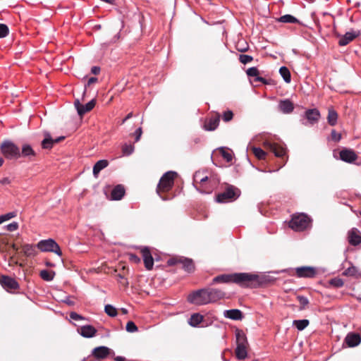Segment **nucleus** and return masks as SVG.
<instances>
[{"label":"nucleus","instance_id":"4d7b16f0","mask_svg":"<svg viewBox=\"0 0 361 361\" xmlns=\"http://www.w3.org/2000/svg\"><path fill=\"white\" fill-rule=\"evenodd\" d=\"M130 259L134 262L135 263H138L140 261V259L136 255L134 254H131L130 255Z\"/></svg>","mask_w":361,"mask_h":361},{"label":"nucleus","instance_id":"9b49d317","mask_svg":"<svg viewBox=\"0 0 361 361\" xmlns=\"http://www.w3.org/2000/svg\"><path fill=\"white\" fill-rule=\"evenodd\" d=\"M0 284L7 291L17 290L19 288L18 283L14 279L4 275L0 276Z\"/></svg>","mask_w":361,"mask_h":361},{"label":"nucleus","instance_id":"5fc2aeb1","mask_svg":"<svg viewBox=\"0 0 361 361\" xmlns=\"http://www.w3.org/2000/svg\"><path fill=\"white\" fill-rule=\"evenodd\" d=\"M18 228V224L16 222H12L6 226V229L11 232L16 231Z\"/></svg>","mask_w":361,"mask_h":361},{"label":"nucleus","instance_id":"58836bf2","mask_svg":"<svg viewBox=\"0 0 361 361\" xmlns=\"http://www.w3.org/2000/svg\"><path fill=\"white\" fill-rule=\"evenodd\" d=\"M297 300L300 304V307H299L300 310H303L308 308L310 302H309V300L306 297H305L303 295H298Z\"/></svg>","mask_w":361,"mask_h":361},{"label":"nucleus","instance_id":"ea45409f","mask_svg":"<svg viewBox=\"0 0 361 361\" xmlns=\"http://www.w3.org/2000/svg\"><path fill=\"white\" fill-rule=\"evenodd\" d=\"M55 273L47 270H42L40 271V276L42 279L47 281H51L54 278Z\"/></svg>","mask_w":361,"mask_h":361},{"label":"nucleus","instance_id":"f3484780","mask_svg":"<svg viewBox=\"0 0 361 361\" xmlns=\"http://www.w3.org/2000/svg\"><path fill=\"white\" fill-rule=\"evenodd\" d=\"M110 350H111L106 346L97 347L92 350V355L101 361L109 356Z\"/></svg>","mask_w":361,"mask_h":361},{"label":"nucleus","instance_id":"3c124183","mask_svg":"<svg viewBox=\"0 0 361 361\" xmlns=\"http://www.w3.org/2000/svg\"><path fill=\"white\" fill-rule=\"evenodd\" d=\"M70 317L71 319L75 321H79V320H85V318L82 317V315L78 314L77 312H72L70 314Z\"/></svg>","mask_w":361,"mask_h":361},{"label":"nucleus","instance_id":"c85d7f7f","mask_svg":"<svg viewBox=\"0 0 361 361\" xmlns=\"http://www.w3.org/2000/svg\"><path fill=\"white\" fill-rule=\"evenodd\" d=\"M224 314L226 317L233 320H241L243 317L242 312L238 309L226 310Z\"/></svg>","mask_w":361,"mask_h":361},{"label":"nucleus","instance_id":"7c9ffc66","mask_svg":"<svg viewBox=\"0 0 361 361\" xmlns=\"http://www.w3.org/2000/svg\"><path fill=\"white\" fill-rule=\"evenodd\" d=\"M204 319V316L199 313L192 314L188 319V324L193 327H197Z\"/></svg>","mask_w":361,"mask_h":361},{"label":"nucleus","instance_id":"b1692460","mask_svg":"<svg viewBox=\"0 0 361 361\" xmlns=\"http://www.w3.org/2000/svg\"><path fill=\"white\" fill-rule=\"evenodd\" d=\"M36 156V152L29 144H24L22 146L20 157H25L29 160H32Z\"/></svg>","mask_w":361,"mask_h":361},{"label":"nucleus","instance_id":"680f3d73","mask_svg":"<svg viewBox=\"0 0 361 361\" xmlns=\"http://www.w3.org/2000/svg\"><path fill=\"white\" fill-rule=\"evenodd\" d=\"M133 117V113L130 112L129 113L125 118L123 119L122 122H121V124H123L127 120Z\"/></svg>","mask_w":361,"mask_h":361},{"label":"nucleus","instance_id":"603ef678","mask_svg":"<svg viewBox=\"0 0 361 361\" xmlns=\"http://www.w3.org/2000/svg\"><path fill=\"white\" fill-rule=\"evenodd\" d=\"M332 140L338 142L341 139V135L338 133L335 130H332L331 133Z\"/></svg>","mask_w":361,"mask_h":361},{"label":"nucleus","instance_id":"4be33fe9","mask_svg":"<svg viewBox=\"0 0 361 361\" xmlns=\"http://www.w3.org/2000/svg\"><path fill=\"white\" fill-rule=\"evenodd\" d=\"M78 331V333L84 338H92L97 333V329L92 325L82 326Z\"/></svg>","mask_w":361,"mask_h":361},{"label":"nucleus","instance_id":"c9c22d12","mask_svg":"<svg viewBox=\"0 0 361 361\" xmlns=\"http://www.w3.org/2000/svg\"><path fill=\"white\" fill-rule=\"evenodd\" d=\"M279 73L286 82L289 83L290 82V80H291L290 72L287 67H286V66L281 67L279 69Z\"/></svg>","mask_w":361,"mask_h":361},{"label":"nucleus","instance_id":"7ed1b4c3","mask_svg":"<svg viewBox=\"0 0 361 361\" xmlns=\"http://www.w3.org/2000/svg\"><path fill=\"white\" fill-rule=\"evenodd\" d=\"M177 176L178 173L176 172L169 171L166 172L161 177L157 187V192L160 197H161V192H168L172 189L174 184V180Z\"/></svg>","mask_w":361,"mask_h":361},{"label":"nucleus","instance_id":"20e7f679","mask_svg":"<svg viewBox=\"0 0 361 361\" xmlns=\"http://www.w3.org/2000/svg\"><path fill=\"white\" fill-rule=\"evenodd\" d=\"M240 195V190L232 185L226 184L225 190L216 195V202L219 203L229 202L235 200Z\"/></svg>","mask_w":361,"mask_h":361},{"label":"nucleus","instance_id":"f8f14e48","mask_svg":"<svg viewBox=\"0 0 361 361\" xmlns=\"http://www.w3.org/2000/svg\"><path fill=\"white\" fill-rule=\"evenodd\" d=\"M208 304L215 302L224 298L225 293L216 288H205Z\"/></svg>","mask_w":361,"mask_h":361},{"label":"nucleus","instance_id":"774afa93","mask_svg":"<svg viewBox=\"0 0 361 361\" xmlns=\"http://www.w3.org/2000/svg\"><path fill=\"white\" fill-rule=\"evenodd\" d=\"M4 162V159L0 157V167L3 165Z\"/></svg>","mask_w":361,"mask_h":361},{"label":"nucleus","instance_id":"6ab92c4d","mask_svg":"<svg viewBox=\"0 0 361 361\" xmlns=\"http://www.w3.org/2000/svg\"><path fill=\"white\" fill-rule=\"evenodd\" d=\"M348 242L352 245H357L361 243V233L360 231L356 228H353L350 231H348Z\"/></svg>","mask_w":361,"mask_h":361},{"label":"nucleus","instance_id":"c756f323","mask_svg":"<svg viewBox=\"0 0 361 361\" xmlns=\"http://www.w3.org/2000/svg\"><path fill=\"white\" fill-rule=\"evenodd\" d=\"M338 115L337 112L333 109L329 108L328 110L327 121L331 126H334L337 123Z\"/></svg>","mask_w":361,"mask_h":361},{"label":"nucleus","instance_id":"a878e982","mask_svg":"<svg viewBox=\"0 0 361 361\" xmlns=\"http://www.w3.org/2000/svg\"><path fill=\"white\" fill-rule=\"evenodd\" d=\"M182 269L188 274H192L195 271V264L194 261L188 257H182Z\"/></svg>","mask_w":361,"mask_h":361},{"label":"nucleus","instance_id":"49530a36","mask_svg":"<svg viewBox=\"0 0 361 361\" xmlns=\"http://www.w3.org/2000/svg\"><path fill=\"white\" fill-rule=\"evenodd\" d=\"M220 152H221V156L223 157V158L225 160H226L228 162L231 161L232 160L233 157H232L231 154L228 151L224 149V148H221V149H220Z\"/></svg>","mask_w":361,"mask_h":361},{"label":"nucleus","instance_id":"09e8293b","mask_svg":"<svg viewBox=\"0 0 361 361\" xmlns=\"http://www.w3.org/2000/svg\"><path fill=\"white\" fill-rule=\"evenodd\" d=\"M253 60L252 56L245 54H240L239 56V61L243 63L246 64L247 63L251 62Z\"/></svg>","mask_w":361,"mask_h":361},{"label":"nucleus","instance_id":"4c0bfd02","mask_svg":"<svg viewBox=\"0 0 361 361\" xmlns=\"http://www.w3.org/2000/svg\"><path fill=\"white\" fill-rule=\"evenodd\" d=\"M278 21L281 22V23H299V20L296 18H295L294 16L289 15V14H286L283 16H281L278 19Z\"/></svg>","mask_w":361,"mask_h":361},{"label":"nucleus","instance_id":"13d9d810","mask_svg":"<svg viewBox=\"0 0 361 361\" xmlns=\"http://www.w3.org/2000/svg\"><path fill=\"white\" fill-rule=\"evenodd\" d=\"M0 183L1 185H8L11 183V180L7 177L3 178L2 179L0 180Z\"/></svg>","mask_w":361,"mask_h":361},{"label":"nucleus","instance_id":"864d4df0","mask_svg":"<svg viewBox=\"0 0 361 361\" xmlns=\"http://www.w3.org/2000/svg\"><path fill=\"white\" fill-rule=\"evenodd\" d=\"M142 134V128H138L135 133L133 134L135 136V142H137L140 140V137Z\"/></svg>","mask_w":361,"mask_h":361},{"label":"nucleus","instance_id":"338daca9","mask_svg":"<svg viewBox=\"0 0 361 361\" xmlns=\"http://www.w3.org/2000/svg\"><path fill=\"white\" fill-rule=\"evenodd\" d=\"M121 311H122V312H123V314H125L128 313V310H127L126 309H125V308H122V309H121Z\"/></svg>","mask_w":361,"mask_h":361},{"label":"nucleus","instance_id":"f03ea898","mask_svg":"<svg viewBox=\"0 0 361 361\" xmlns=\"http://www.w3.org/2000/svg\"><path fill=\"white\" fill-rule=\"evenodd\" d=\"M194 183L197 189L202 193H210L219 183V180L213 176H208L205 171H197L193 176Z\"/></svg>","mask_w":361,"mask_h":361},{"label":"nucleus","instance_id":"473e14b6","mask_svg":"<svg viewBox=\"0 0 361 361\" xmlns=\"http://www.w3.org/2000/svg\"><path fill=\"white\" fill-rule=\"evenodd\" d=\"M108 166V161L105 159L98 161L93 167V174L97 176L99 173Z\"/></svg>","mask_w":361,"mask_h":361},{"label":"nucleus","instance_id":"6e6552de","mask_svg":"<svg viewBox=\"0 0 361 361\" xmlns=\"http://www.w3.org/2000/svg\"><path fill=\"white\" fill-rule=\"evenodd\" d=\"M36 247L42 252H52L60 257L62 255L59 245L51 238L39 241Z\"/></svg>","mask_w":361,"mask_h":361},{"label":"nucleus","instance_id":"6e6d98bb","mask_svg":"<svg viewBox=\"0 0 361 361\" xmlns=\"http://www.w3.org/2000/svg\"><path fill=\"white\" fill-rule=\"evenodd\" d=\"M2 216L4 217V221H8V220L15 217L16 216V213L15 212H9V213H7V214H4Z\"/></svg>","mask_w":361,"mask_h":361},{"label":"nucleus","instance_id":"39448f33","mask_svg":"<svg viewBox=\"0 0 361 361\" xmlns=\"http://www.w3.org/2000/svg\"><path fill=\"white\" fill-rule=\"evenodd\" d=\"M310 224V219L305 214H294L289 222V226L295 231H302Z\"/></svg>","mask_w":361,"mask_h":361},{"label":"nucleus","instance_id":"0e129e2a","mask_svg":"<svg viewBox=\"0 0 361 361\" xmlns=\"http://www.w3.org/2000/svg\"><path fill=\"white\" fill-rule=\"evenodd\" d=\"M238 50L241 52L246 51L247 50V47L243 48V49H238Z\"/></svg>","mask_w":361,"mask_h":361},{"label":"nucleus","instance_id":"423d86ee","mask_svg":"<svg viewBox=\"0 0 361 361\" xmlns=\"http://www.w3.org/2000/svg\"><path fill=\"white\" fill-rule=\"evenodd\" d=\"M236 344L235 355L239 360H244L247 355V341L246 336L241 331H238L236 332Z\"/></svg>","mask_w":361,"mask_h":361},{"label":"nucleus","instance_id":"dca6fc26","mask_svg":"<svg viewBox=\"0 0 361 361\" xmlns=\"http://www.w3.org/2000/svg\"><path fill=\"white\" fill-rule=\"evenodd\" d=\"M141 253L143 258L145 267L147 270H152L154 266V259L150 250L147 247H144L141 250Z\"/></svg>","mask_w":361,"mask_h":361},{"label":"nucleus","instance_id":"e433bc0d","mask_svg":"<svg viewBox=\"0 0 361 361\" xmlns=\"http://www.w3.org/2000/svg\"><path fill=\"white\" fill-rule=\"evenodd\" d=\"M310 324L308 319H300L294 320L293 322V326H295L299 331L304 330Z\"/></svg>","mask_w":361,"mask_h":361},{"label":"nucleus","instance_id":"de8ad7c7","mask_svg":"<svg viewBox=\"0 0 361 361\" xmlns=\"http://www.w3.org/2000/svg\"><path fill=\"white\" fill-rule=\"evenodd\" d=\"M126 331L130 333H133L137 331V327L135 323L132 321L128 322L126 326Z\"/></svg>","mask_w":361,"mask_h":361},{"label":"nucleus","instance_id":"e2e57ef3","mask_svg":"<svg viewBox=\"0 0 361 361\" xmlns=\"http://www.w3.org/2000/svg\"><path fill=\"white\" fill-rule=\"evenodd\" d=\"M116 360L117 361H127L124 357L118 356L116 357Z\"/></svg>","mask_w":361,"mask_h":361},{"label":"nucleus","instance_id":"393cba45","mask_svg":"<svg viewBox=\"0 0 361 361\" xmlns=\"http://www.w3.org/2000/svg\"><path fill=\"white\" fill-rule=\"evenodd\" d=\"M320 117L319 111L316 109H308L305 111V118L311 123H317Z\"/></svg>","mask_w":361,"mask_h":361},{"label":"nucleus","instance_id":"4468645a","mask_svg":"<svg viewBox=\"0 0 361 361\" xmlns=\"http://www.w3.org/2000/svg\"><path fill=\"white\" fill-rule=\"evenodd\" d=\"M74 105L77 109V111L79 115L82 116L85 113L91 111L95 106V100L92 99L89 102H87L85 105L80 104L79 99H75L74 102Z\"/></svg>","mask_w":361,"mask_h":361},{"label":"nucleus","instance_id":"cd10ccee","mask_svg":"<svg viewBox=\"0 0 361 361\" xmlns=\"http://www.w3.org/2000/svg\"><path fill=\"white\" fill-rule=\"evenodd\" d=\"M279 108L281 111L284 114H290L294 109V106L293 102H291L289 99L281 100L279 102Z\"/></svg>","mask_w":361,"mask_h":361},{"label":"nucleus","instance_id":"9d476101","mask_svg":"<svg viewBox=\"0 0 361 361\" xmlns=\"http://www.w3.org/2000/svg\"><path fill=\"white\" fill-rule=\"evenodd\" d=\"M263 145L267 149L273 152L276 157L281 158L283 159H286L285 163L287 161L288 156H286V147L277 143L271 142L267 140L264 142Z\"/></svg>","mask_w":361,"mask_h":361},{"label":"nucleus","instance_id":"1a4fd4ad","mask_svg":"<svg viewBox=\"0 0 361 361\" xmlns=\"http://www.w3.org/2000/svg\"><path fill=\"white\" fill-rule=\"evenodd\" d=\"M187 300L192 304L202 305L208 304L207 298L206 289H200L190 293L187 297Z\"/></svg>","mask_w":361,"mask_h":361},{"label":"nucleus","instance_id":"aec40b11","mask_svg":"<svg viewBox=\"0 0 361 361\" xmlns=\"http://www.w3.org/2000/svg\"><path fill=\"white\" fill-rule=\"evenodd\" d=\"M65 137L61 136L56 139H52L49 133H45V137L42 141V147L43 149H51L53 145L60 141L64 140Z\"/></svg>","mask_w":361,"mask_h":361},{"label":"nucleus","instance_id":"412c9836","mask_svg":"<svg viewBox=\"0 0 361 361\" xmlns=\"http://www.w3.org/2000/svg\"><path fill=\"white\" fill-rule=\"evenodd\" d=\"M360 35V31L348 32L338 41L340 46H345Z\"/></svg>","mask_w":361,"mask_h":361},{"label":"nucleus","instance_id":"a19ab883","mask_svg":"<svg viewBox=\"0 0 361 361\" xmlns=\"http://www.w3.org/2000/svg\"><path fill=\"white\" fill-rule=\"evenodd\" d=\"M135 147L131 144L125 143L122 145V152L123 155L129 156L134 152Z\"/></svg>","mask_w":361,"mask_h":361},{"label":"nucleus","instance_id":"2eb2a0df","mask_svg":"<svg viewBox=\"0 0 361 361\" xmlns=\"http://www.w3.org/2000/svg\"><path fill=\"white\" fill-rule=\"evenodd\" d=\"M219 121L220 114L216 113L205 121L204 128L209 131L214 130L219 126Z\"/></svg>","mask_w":361,"mask_h":361},{"label":"nucleus","instance_id":"bb28decb","mask_svg":"<svg viewBox=\"0 0 361 361\" xmlns=\"http://www.w3.org/2000/svg\"><path fill=\"white\" fill-rule=\"evenodd\" d=\"M125 195V188L121 185L115 186L111 193V197L113 200H120Z\"/></svg>","mask_w":361,"mask_h":361},{"label":"nucleus","instance_id":"052dcab7","mask_svg":"<svg viewBox=\"0 0 361 361\" xmlns=\"http://www.w3.org/2000/svg\"><path fill=\"white\" fill-rule=\"evenodd\" d=\"M97 81V78H95V77H92L90 78H89L88 80V82H87V85H90L94 82H96Z\"/></svg>","mask_w":361,"mask_h":361},{"label":"nucleus","instance_id":"37998d69","mask_svg":"<svg viewBox=\"0 0 361 361\" xmlns=\"http://www.w3.org/2000/svg\"><path fill=\"white\" fill-rule=\"evenodd\" d=\"M104 312L109 317H114L117 315V310L111 305H106Z\"/></svg>","mask_w":361,"mask_h":361},{"label":"nucleus","instance_id":"2f4dec72","mask_svg":"<svg viewBox=\"0 0 361 361\" xmlns=\"http://www.w3.org/2000/svg\"><path fill=\"white\" fill-rule=\"evenodd\" d=\"M247 75L250 77H256L255 80L262 82L263 84H267V80L264 78L258 76L259 70L256 67H252L247 70Z\"/></svg>","mask_w":361,"mask_h":361},{"label":"nucleus","instance_id":"ddd939ff","mask_svg":"<svg viewBox=\"0 0 361 361\" xmlns=\"http://www.w3.org/2000/svg\"><path fill=\"white\" fill-rule=\"evenodd\" d=\"M295 273L299 278H314L317 274V270L312 267H300L295 269Z\"/></svg>","mask_w":361,"mask_h":361},{"label":"nucleus","instance_id":"72a5a7b5","mask_svg":"<svg viewBox=\"0 0 361 361\" xmlns=\"http://www.w3.org/2000/svg\"><path fill=\"white\" fill-rule=\"evenodd\" d=\"M250 151L259 160L265 159L267 155V153L259 147H251Z\"/></svg>","mask_w":361,"mask_h":361},{"label":"nucleus","instance_id":"69168bd1","mask_svg":"<svg viewBox=\"0 0 361 361\" xmlns=\"http://www.w3.org/2000/svg\"><path fill=\"white\" fill-rule=\"evenodd\" d=\"M4 219L2 215L0 216V224L4 222Z\"/></svg>","mask_w":361,"mask_h":361},{"label":"nucleus","instance_id":"a211bd4d","mask_svg":"<svg viewBox=\"0 0 361 361\" xmlns=\"http://www.w3.org/2000/svg\"><path fill=\"white\" fill-rule=\"evenodd\" d=\"M340 159L345 162L352 163L357 159L355 152L350 149H343L340 153Z\"/></svg>","mask_w":361,"mask_h":361},{"label":"nucleus","instance_id":"f257e3e1","mask_svg":"<svg viewBox=\"0 0 361 361\" xmlns=\"http://www.w3.org/2000/svg\"><path fill=\"white\" fill-rule=\"evenodd\" d=\"M267 281L266 276L250 273L221 274L214 277L212 283H235L242 287L255 288Z\"/></svg>","mask_w":361,"mask_h":361},{"label":"nucleus","instance_id":"5701e85b","mask_svg":"<svg viewBox=\"0 0 361 361\" xmlns=\"http://www.w3.org/2000/svg\"><path fill=\"white\" fill-rule=\"evenodd\" d=\"M345 342L349 347L357 346L361 342V336L357 333H350L346 336Z\"/></svg>","mask_w":361,"mask_h":361},{"label":"nucleus","instance_id":"bf43d9fd","mask_svg":"<svg viewBox=\"0 0 361 361\" xmlns=\"http://www.w3.org/2000/svg\"><path fill=\"white\" fill-rule=\"evenodd\" d=\"M91 72L94 75H97L100 73V68L98 66H93L91 68Z\"/></svg>","mask_w":361,"mask_h":361},{"label":"nucleus","instance_id":"79ce46f5","mask_svg":"<svg viewBox=\"0 0 361 361\" xmlns=\"http://www.w3.org/2000/svg\"><path fill=\"white\" fill-rule=\"evenodd\" d=\"M357 273L358 270L357 267L352 265L343 271V275L346 276L356 277L357 276Z\"/></svg>","mask_w":361,"mask_h":361},{"label":"nucleus","instance_id":"c03bdc74","mask_svg":"<svg viewBox=\"0 0 361 361\" xmlns=\"http://www.w3.org/2000/svg\"><path fill=\"white\" fill-rule=\"evenodd\" d=\"M8 27L5 24L0 23V38L6 37L8 35Z\"/></svg>","mask_w":361,"mask_h":361},{"label":"nucleus","instance_id":"0eeeda50","mask_svg":"<svg viewBox=\"0 0 361 361\" xmlns=\"http://www.w3.org/2000/svg\"><path fill=\"white\" fill-rule=\"evenodd\" d=\"M1 152L9 159H17L20 157L19 147L11 141H5L1 145Z\"/></svg>","mask_w":361,"mask_h":361},{"label":"nucleus","instance_id":"8fccbe9b","mask_svg":"<svg viewBox=\"0 0 361 361\" xmlns=\"http://www.w3.org/2000/svg\"><path fill=\"white\" fill-rule=\"evenodd\" d=\"M233 113L231 111L228 110L224 113V115H223L224 121L228 122V121H231L233 119Z\"/></svg>","mask_w":361,"mask_h":361},{"label":"nucleus","instance_id":"a18cd8bd","mask_svg":"<svg viewBox=\"0 0 361 361\" xmlns=\"http://www.w3.org/2000/svg\"><path fill=\"white\" fill-rule=\"evenodd\" d=\"M330 284L334 287L340 288L342 287L344 284L343 281L339 278H334L330 281Z\"/></svg>","mask_w":361,"mask_h":361},{"label":"nucleus","instance_id":"f704fd0d","mask_svg":"<svg viewBox=\"0 0 361 361\" xmlns=\"http://www.w3.org/2000/svg\"><path fill=\"white\" fill-rule=\"evenodd\" d=\"M23 252L27 257H33L36 255L35 247L30 244H27L23 246Z\"/></svg>","mask_w":361,"mask_h":361}]
</instances>
